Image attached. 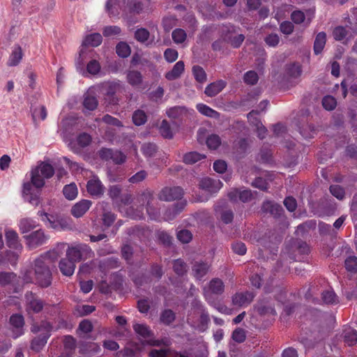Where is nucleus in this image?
<instances>
[{"instance_id": "1", "label": "nucleus", "mask_w": 357, "mask_h": 357, "mask_svg": "<svg viewBox=\"0 0 357 357\" xmlns=\"http://www.w3.org/2000/svg\"><path fill=\"white\" fill-rule=\"evenodd\" d=\"M54 174V167L49 163L40 162L31 171V181L23 184L22 194L26 202L34 206L40 203V191L45 184V179Z\"/></svg>"}, {"instance_id": "2", "label": "nucleus", "mask_w": 357, "mask_h": 357, "mask_svg": "<svg viewBox=\"0 0 357 357\" xmlns=\"http://www.w3.org/2000/svg\"><path fill=\"white\" fill-rule=\"evenodd\" d=\"M52 326L47 321H43L40 325L33 324L31 328L33 333H39L31 342V349L35 352L40 351L47 344L51 335Z\"/></svg>"}, {"instance_id": "3", "label": "nucleus", "mask_w": 357, "mask_h": 357, "mask_svg": "<svg viewBox=\"0 0 357 357\" xmlns=\"http://www.w3.org/2000/svg\"><path fill=\"white\" fill-rule=\"evenodd\" d=\"M49 264L44 256H40L35 259L33 264L35 280L38 285L43 288L48 287L52 284V273Z\"/></svg>"}, {"instance_id": "4", "label": "nucleus", "mask_w": 357, "mask_h": 357, "mask_svg": "<svg viewBox=\"0 0 357 357\" xmlns=\"http://www.w3.org/2000/svg\"><path fill=\"white\" fill-rule=\"evenodd\" d=\"M327 335V329L323 326L314 325L310 330V333L301 335L300 342L307 349L314 348L316 343L323 340Z\"/></svg>"}, {"instance_id": "5", "label": "nucleus", "mask_w": 357, "mask_h": 357, "mask_svg": "<svg viewBox=\"0 0 357 357\" xmlns=\"http://www.w3.org/2000/svg\"><path fill=\"white\" fill-rule=\"evenodd\" d=\"M225 291V284L220 278H213L208 284L207 287L204 288V296L208 303L215 306V303L212 300V294L221 295Z\"/></svg>"}, {"instance_id": "6", "label": "nucleus", "mask_w": 357, "mask_h": 357, "mask_svg": "<svg viewBox=\"0 0 357 357\" xmlns=\"http://www.w3.org/2000/svg\"><path fill=\"white\" fill-rule=\"evenodd\" d=\"M91 248L86 244H79L75 246L66 247V257L74 263L80 261L84 257L91 253Z\"/></svg>"}, {"instance_id": "7", "label": "nucleus", "mask_w": 357, "mask_h": 357, "mask_svg": "<svg viewBox=\"0 0 357 357\" xmlns=\"http://www.w3.org/2000/svg\"><path fill=\"white\" fill-rule=\"evenodd\" d=\"M86 191L93 199L100 198L105 193V187L98 176L93 175L86 183Z\"/></svg>"}, {"instance_id": "8", "label": "nucleus", "mask_w": 357, "mask_h": 357, "mask_svg": "<svg viewBox=\"0 0 357 357\" xmlns=\"http://www.w3.org/2000/svg\"><path fill=\"white\" fill-rule=\"evenodd\" d=\"M256 195L257 192H252L250 189L234 188L228 193V197L233 202L241 201L247 203L252 201Z\"/></svg>"}, {"instance_id": "9", "label": "nucleus", "mask_w": 357, "mask_h": 357, "mask_svg": "<svg viewBox=\"0 0 357 357\" xmlns=\"http://www.w3.org/2000/svg\"><path fill=\"white\" fill-rule=\"evenodd\" d=\"M24 238L26 239V245L29 249H34L46 243L49 238L45 234L44 231L40 229L24 236Z\"/></svg>"}, {"instance_id": "10", "label": "nucleus", "mask_w": 357, "mask_h": 357, "mask_svg": "<svg viewBox=\"0 0 357 357\" xmlns=\"http://www.w3.org/2000/svg\"><path fill=\"white\" fill-rule=\"evenodd\" d=\"M12 337L16 339L24 333V326L25 324L24 317L20 314H13L9 319Z\"/></svg>"}, {"instance_id": "11", "label": "nucleus", "mask_w": 357, "mask_h": 357, "mask_svg": "<svg viewBox=\"0 0 357 357\" xmlns=\"http://www.w3.org/2000/svg\"><path fill=\"white\" fill-rule=\"evenodd\" d=\"M99 156L105 160H112L116 165L125 162L126 156L121 151L112 149L102 148L99 151Z\"/></svg>"}, {"instance_id": "12", "label": "nucleus", "mask_w": 357, "mask_h": 357, "mask_svg": "<svg viewBox=\"0 0 357 357\" xmlns=\"http://www.w3.org/2000/svg\"><path fill=\"white\" fill-rule=\"evenodd\" d=\"M143 199L146 201V212L151 220L160 222L161 220L160 210L155 206L156 200L150 192L142 194Z\"/></svg>"}, {"instance_id": "13", "label": "nucleus", "mask_w": 357, "mask_h": 357, "mask_svg": "<svg viewBox=\"0 0 357 357\" xmlns=\"http://www.w3.org/2000/svg\"><path fill=\"white\" fill-rule=\"evenodd\" d=\"M123 89V86L119 81L104 82L101 85L102 93L105 96L112 98L111 102L112 104H117L118 99L114 98V95L117 92L121 91Z\"/></svg>"}, {"instance_id": "14", "label": "nucleus", "mask_w": 357, "mask_h": 357, "mask_svg": "<svg viewBox=\"0 0 357 357\" xmlns=\"http://www.w3.org/2000/svg\"><path fill=\"white\" fill-rule=\"evenodd\" d=\"M183 195V190L179 186L165 187L159 194V199L162 201L171 202L181 199Z\"/></svg>"}, {"instance_id": "15", "label": "nucleus", "mask_w": 357, "mask_h": 357, "mask_svg": "<svg viewBox=\"0 0 357 357\" xmlns=\"http://www.w3.org/2000/svg\"><path fill=\"white\" fill-rule=\"evenodd\" d=\"M255 307L260 315L276 314L273 301L268 297L261 298L256 303Z\"/></svg>"}, {"instance_id": "16", "label": "nucleus", "mask_w": 357, "mask_h": 357, "mask_svg": "<svg viewBox=\"0 0 357 357\" xmlns=\"http://www.w3.org/2000/svg\"><path fill=\"white\" fill-rule=\"evenodd\" d=\"M26 311L28 313H39L44 307V302L32 292L26 294Z\"/></svg>"}, {"instance_id": "17", "label": "nucleus", "mask_w": 357, "mask_h": 357, "mask_svg": "<svg viewBox=\"0 0 357 357\" xmlns=\"http://www.w3.org/2000/svg\"><path fill=\"white\" fill-rule=\"evenodd\" d=\"M199 188L209 193H216L222 187V183L219 179L209 177L203 178L199 182Z\"/></svg>"}, {"instance_id": "18", "label": "nucleus", "mask_w": 357, "mask_h": 357, "mask_svg": "<svg viewBox=\"0 0 357 357\" xmlns=\"http://www.w3.org/2000/svg\"><path fill=\"white\" fill-rule=\"evenodd\" d=\"M255 297V294L252 291L237 292L232 296V303L238 307L247 306Z\"/></svg>"}, {"instance_id": "19", "label": "nucleus", "mask_w": 357, "mask_h": 357, "mask_svg": "<svg viewBox=\"0 0 357 357\" xmlns=\"http://www.w3.org/2000/svg\"><path fill=\"white\" fill-rule=\"evenodd\" d=\"M121 262L116 257H107L100 260L98 263L99 271L106 276L110 270L117 268L120 266Z\"/></svg>"}, {"instance_id": "20", "label": "nucleus", "mask_w": 357, "mask_h": 357, "mask_svg": "<svg viewBox=\"0 0 357 357\" xmlns=\"http://www.w3.org/2000/svg\"><path fill=\"white\" fill-rule=\"evenodd\" d=\"M67 245L68 244L66 243H59L53 249L41 255V256H44V259L48 262H53L57 260L64 252L66 253Z\"/></svg>"}, {"instance_id": "21", "label": "nucleus", "mask_w": 357, "mask_h": 357, "mask_svg": "<svg viewBox=\"0 0 357 357\" xmlns=\"http://www.w3.org/2000/svg\"><path fill=\"white\" fill-rule=\"evenodd\" d=\"M187 204L185 200H180L175 203L172 206L167 208L164 213V220L170 221L174 220L176 215L181 213Z\"/></svg>"}, {"instance_id": "22", "label": "nucleus", "mask_w": 357, "mask_h": 357, "mask_svg": "<svg viewBox=\"0 0 357 357\" xmlns=\"http://www.w3.org/2000/svg\"><path fill=\"white\" fill-rule=\"evenodd\" d=\"M91 205V201L82 199L73 205L70 211L71 214L75 218H81L89 211Z\"/></svg>"}, {"instance_id": "23", "label": "nucleus", "mask_w": 357, "mask_h": 357, "mask_svg": "<svg viewBox=\"0 0 357 357\" xmlns=\"http://www.w3.org/2000/svg\"><path fill=\"white\" fill-rule=\"evenodd\" d=\"M261 210L264 213H270L274 218L280 217L284 212L281 205L268 200L263 202Z\"/></svg>"}, {"instance_id": "24", "label": "nucleus", "mask_w": 357, "mask_h": 357, "mask_svg": "<svg viewBox=\"0 0 357 357\" xmlns=\"http://www.w3.org/2000/svg\"><path fill=\"white\" fill-rule=\"evenodd\" d=\"M227 86V82L222 79H219L212 82L206 86L204 93L208 97H214L220 93Z\"/></svg>"}, {"instance_id": "25", "label": "nucleus", "mask_w": 357, "mask_h": 357, "mask_svg": "<svg viewBox=\"0 0 357 357\" xmlns=\"http://www.w3.org/2000/svg\"><path fill=\"white\" fill-rule=\"evenodd\" d=\"M185 70V64L183 61H177L172 69L165 73V78L167 80H175L181 77Z\"/></svg>"}, {"instance_id": "26", "label": "nucleus", "mask_w": 357, "mask_h": 357, "mask_svg": "<svg viewBox=\"0 0 357 357\" xmlns=\"http://www.w3.org/2000/svg\"><path fill=\"white\" fill-rule=\"evenodd\" d=\"M342 336L344 342L349 347H351L357 343V331L351 326H344Z\"/></svg>"}, {"instance_id": "27", "label": "nucleus", "mask_w": 357, "mask_h": 357, "mask_svg": "<svg viewBox=\"0 0 357 357\" xmlns=\"http://www.w3.org/2000/svg\"><path fill=\"white\" fill-rule=\"evenodd\" d=\"M5 236L7 245L12 249L18 250L22 248L19 242L17 233L13 229H7L5 232Z\"/></svg>"}, {"instance_id": "28", "label": "nucleus", "mask_w": 357, "mask_h": 357, "mask_svg": "<svg viewBox=\"0 0 357 357\" xmlns=\"http://www.w3.org/2000/svg\"><path fill=\"white\" fill-rule=\"evenodd\" d=\"M209 269V265L204 261H195L192 267L194 277L197 280H201L206 275Z\"/></svg>"}, {"instance_id": "29", "label": "nucleus", "mask_w": 357, "mask_h": 357, "mask_svg": "<svg viewBox=\"0 0 357 357\" xmlns=\"http://www.w3.org/2000/svg\"><path fill=\"white\" fill-rule=\"evenodd\" d=\"M59 268L61 273L66 276H70L74 273L75 269V263L71 261L68 258L61 259Z\"/></svg>"}, {"instance_id": "30", "label": "nucleus", "mask_w": 357, "mask_h": 357, "mask_svg": "<svg viewBox=\"0 0 357 357\" xmlns=\"http://www.w3.org/2000/svg\"><path fill=\"white\" fill-rule=\"evenodd\" d=\"M23 57V52L20 45H15L8 61V66H17Z\"/></svg>"}, {"instance_id": "31", "label": "nucleus", "mask_w": 357, "mask_h": 357, "mask_svg": "<svg viewBox=\"0 0 357 357\" xmlns=\"http://www.w3.org/2000/svg\"><path fill=\"white\" fill-rule=\"evenodd\" d=\"M326 43V34L325 32H319L315 38L314 42V52L315 54H319L324 50Z\"/></svg>"}, {"instance_id": "32", "label": "nucleus", "mask_w": 357, "mask_h": 357, "mask_svg": "<svg viewBox=\"0 0 357 357\" xmlns=\"http://www.w3.org/2000/svg\"><path fill=\"white\" fill-rule=\"evenodd\" d=\"M38 224L31 218H22L19 222L20 231L22 234H26L36 228Z\"/></svg>"}, {"instance_id": "33", "label": "nucleus", "mask_w": 357, "mask_h": 357, "mask_svg": "<svg viewBox=\"0 0 357 357\" xmlns=\"http://www.w3.org/2000/svg\"><path fill=\"white\" fill-rule=\"evenodd\" d=\"M98 105L97 98L88 92L84 96L83 106L85 109L89 111L95 110Z\"/></svg>"}, {"instance_id": "34", "label": "nucleus", "mask_w": 357, "mask_h": 357, "mask_svg": "<svg viewBox=\"0 0 357 357\" xmlns=\"http://www.w3.org/2000/svg\"><path fill=\"white\" fill-rule=\"evenodd\" d=\"M186 108L182 106H175L168 109L167 115L172 119H181L186 114Z\"/></svg>"}, {"instance_id": "35", "label": "nucleus", "mask_w": 357, "mask_h": 357, "mask_svg": "<svg viewBox=\"0 0 357 357\" xmlns=\"http://www.w3.org/2000/svg\"><path fill=\"white\" fill-rule=\"evenodd\" d=\"M38 215L42 220L50 227L56 229L59 226V222L54 215L45 213L44 211H38Z\"/></svg>"}, {"instance_id": "36", "label": "nucleus", "mask_w": 357, "mask_h": 357, "mask_svg": "<svg viewBox=\"0 0 357 357\" xmlns=\"http://www.w3.org/2000/svg\"><path fill=\"white\" fill-rule=\"evenodd\" d=\"M196 108L199 113L206 116L216 119L220 117L219 112H218L217 111L214 110L213 109L211 108L210 107L205 104L199 103L196 105Z\"/></svg>"}, {"instance_id": "37", "label": "nucleus", "mask_w": 357, "mask_h": 357, "mask_svg": "<svg viewBox=\"0 0 357 357\" xmlns=\"http://www.w3.org/2000/svg\"><path fill=\"white\" fill-rule=\"evenodd\" d=\"M102 41V36L98 33H94L87 35L85 37L82 45L85 46L98 47L101 44Z\"/></svg>"}, {"instance_id": "38", "label": "nucleus", "mask_w": 357, "mask_h": 357, "mask_svg": "<svg viewBox=\"0 0 357 357\" xmlns=\"http://www.w3.org/2000/svg\"><path fill=\"white\" fill-rule=\"evenodd\" d=\"M192 73L195 79L198 83L202 84L207 80V75L202 67L198 65L193 66Z\"/></svg>"}, {"instance_id": "39", "label": "nucleus", "mask_w": 357, "mask_h": 357, "mask_svg": "<svg viewBox=\"0 0 357 357\" xmlns=\"http://www.w3.org/2000/svg\"><path fill=\"white\" fill-rule=\"evenodd\" d=\"M63 194L68 200L75 199L78 195V190L76 184L72 183L68 185H66L63 189Z\"/></svg>"}, {"instance_id": "40", "label": "nucleus", "mask_w": 357, "mask_h": 357, "mask_svg": "<svg viewBox=\"0 0 357 357\" xmlns=\"http://www.w3.org/2000/svg\"><path fill=\"white\" fill-rule=\"evenodd\" d=\"M142 79L141 73L137 70H130L127 73V81L132 86L140 85Z\"/></svg>"}, {"instance_id": "41", "label": "nucleus", "mask_w": 357, "mask_h": 357, "mask_svg": "<svg viewBox=\"0 0 357 357\" xmlns=\"http://www.w3.org/2000/svg\"><path fill=\"white\" fill-rule=\"evenodd\" d=\"M321 298L324 303L334 305L338 303V297L333 290H325L321 293Z\"/></svg>"}, {"instance_id": "42", "label": "nucleus", "mask_w": 357, "mask_h": 357, "mask_svg": "<svg viewBox=\"0 0 357 357\" xmlns=\"http://www.w3.org/2000/svg\"><path fill=\"white\" fill-rule=\"evenodd\" d=\"M173 270L178 276H183L188 271L186 263L181 259H178L173 262Z\"/></svg>"}, {"instance_id": "43", "label": "nucleus", "mask_w": 357, "mask_h": 357, "mask_svg": "<svg viewBox=\"0 0 357 357\" xmlns=\"http://www.w3.org/2000/svg\"><path fill=\"white\" fill-rule=\"evenodd\" d=\"M205 158L206 156L204 155L200 154L196 151H192L185 153L183 155V160L185 164L192 165Z\"/></svg>"}, {"instance_id": "44", "label": "nucleus", "mask_w": 357, "mask_h": 357, "mask_svg": "<svg viewBox=\"0 0 357 357\" xmlns=\"http://www.w3.org/2000/svg\"><path fill=\"white\" fill-rule=\"evenodd\" d=\"M133 329L137 335L144 338L150 337L153 335L151 330L146 324H136L133 326Z\"/></svg>"}, {"instance_id": "45", "label": "nucleus", "mask_w": 357, "mask_h": 357, "mask_svg": "<svg viewBox=\"0 0 357 357\" xmlns=\"http://www.w3.org/2000/svg\"><path fill=\"white\" fill-rule=\"evenodd\" d=\"M129 13L131 14H140L144 9V4L140 0H130L127 4Z\"/></svg>"}, {"instance_id": "46", "label": "nucleus", "mask_w": 357, "mask_h": 357, "mask_svg": "<svg viewBox=\"0 0 357 357\" xmlns=\"http://www.w3.org/2000/svg\"><path fill=\"white\" fill-rule=\"evenodd\" d=\"M176 319L175 313L169 309L163 310L161 312L160 320L165 325L169 326L172 324Z\"/></svg>"}, {"instance_id": "47", "label": "nucleus", "mask_w": 357, "mask_h": 357, "mask_svg": "<svg viewBox=\"0 0 357 357\" xmlns=\"http://www.w3.org/2000/svg\"><path fill=\"white\" fill-rule=\"evenodd\" d=\"M172 38L176 44L184 43L187 38V33L183 29H175L172 33Z\"/></svg>"}, {"instance_id": "48", "label": "nucleus", "mask_w": 357, "mask_h": 357, "mask_svg": "<svg viewBox=\"0 0 357 357\" xmlns=\"http://www.w3.org/2000/svg\"><path fill=\"white\" fill-rule=\"evenodd\" d=\"M132 122L135 126H139L144 125L147 121L146 113L141 109H137L134 112L132 116Z\"/></svg>"}, {"instance_id": "49", "label": "nucleus", "mask_w": 357, "mask_h": 357, "mask_svg": "<svg viewBox=\"0 0 357 357\" xmlns=\"http://www.w3.org/2000/svg\"><path fill=\"white\" fill-rule=\"evenodd\" d=\"M116 52L121 58L128 57L131 52L130 46L125 42H120L116 45Z\"/></svg>"}, {"instance_id": "50", "label": "nucleus", "mask_w": 357, "mask_h": 357, "mask_svg": "<svg viewBox=\"0 0 357 357\" xmlns=\"http://www.w3.org/2000/svg\"><path fill=\"white\" fill-rule=\"evenodd\" d=\"M160 133L166 139L173 138L174 134L170 127L169 122L167 120H163L159 128Z\"/></svg>"}, {"instance_id": "51", "label": "nucleus", "mask_w": 357, "mask_h": 357, "mask_svg": "<svg viewBox=\"0 0 357 357\" xmlns=\"http://www.w3.org/2000/svg\"><path fill=\"white\" fill-rule=\"evenodd\" d=\"M149 38L150 32L145 28H139L135 31V38L141 43H146Z\"/></svg>"}, {"instance_id": "52", "label": "nucleus", "mask_w": 357, "mask_h": 357, "mask_svg": "<svg viewBox=\"0 0 357 357\" xmlns=\"http://www.w3.org/2000/svg\"><path fill=\"white\" fill-rule=\"evenodd\" d=\"M344 266L348 272L357 273V257L349 256L344 261Z\"/></svg>"}, {"instance_id": "53", "label": "nucleus", "mask_w": 357, "mask_h": 357, "mask_svg": "<svg viewBox=\"0 0 357 357\" xmlns=\"http://www.w3.org/2000/svg\"><path fill=\"white\" fill-rule=\"evenodd\" d=\"M206 145L210 149L215 150L221 144L220 137L215 134H212L206 138Z\"/></svg>"}, {"instance_id": "54", "label": "nucleus", "mask_w": 357, "mask_h": 357, "mask_svg": "<svg viewBox=\"0 0 357 357\" xmlns=\"http://www.w3.org/2000/svg\"><path fill=\"white\" fill-rule=\"evenodd\" d=\"M349 31L342 26H337L333 31V36L337 41H342L346 38Z\"/></svg>"}, {"instance_id": "55", "label": "nucleus", "mask_w": 357, "mask_h": 357, "mask_svg": "<svg viewBox=\"0 0 357 357\" xmlns=\"http://www.w3.org/2000/svg\"><path fill=\"white\" fill-rule=\"evenodd\" d=\"M287 75L291 77H298L302 73L301 66L298 63H291L287 66Z\"/></svg>"}, {"instance_id": "56", "label": "nucleus", "mask_w": 357, "mask_h": 357, "mask_svg": "<svg viewBox=\"0 0 357 357\" xmlns=\"http://www.w3.org/2000/svg\"><path fill=\"white\" fill-rule=\"evenodd\" d=\"M149 273L151 276L157 280H160L164 274L162 266L157 263L152 264L150 267Z\"/></svg>"}, {"instance_id": "57", "label": "nucleus", "mask_w": 357, "mask_h": 357, "mask_svg": "<svg viewBox=\"0 0 357 357\" xmlns=\"http://www.w3.org/2000/svg\"><path fill=\"white\" fill-rule=\"evenodd\" d=\"M15 278L16 275L13 272H0V285L10 284Z\"/></svg>"}, {"instance_id": "58", "label": "nucleus", "mask_w": 357, "mask_h": 357, "mask_svg": "<svg viewBox=\"0 0 357 357\" xmlns=\"http://www.w3.org/2000/svg\"><path fill=\"white\" fill-rule=\"evenodd\" d=\"M157 146L153 143H145L142 146L141 151L146 157H152L157 151Z\"/></svg>"}, {"instance_id": "59", "label": "nucleus", "mask_w": 357, "mask_h": 357, "mask_svg": "<svg viewBox=\"0 0 357 357\" xmlns=\"http://www.w3.org/2000/svg\"><path fill=\"white\" fill-rule=\"evenodd\" d=\"M259 77L257 73L254 70H249L245 73L243 76V81L245 84L249 85H255L257 83Z\"/></svg>"}, {"instance_id": "60", "label": "nucleus", "mask_w": 357, "mask_h": 357, "mask_svg": "<svg viewBox=\"0 0 357 357\" xmlns=\"http://www.w3.org/2000/svg\"><path fill=\"white\" fill-rule=\"evenodd\" d=\"M64 350L75 353L76 349V340L71 335H66L63 339Z\"/></svg>"}, {"instance_id": "61", "label": "nucleus", "mask_w": 357, "mask_h": 357, "mask_svg": "<svg viewBox=\"0 0 357 357\" xmlns=\"http://www.w3.org/2000/svg\"><path fill=\"white\" fill-rule=\"evenodd\" d=\"M322 105L326 110L331 111L337 105L336 99L331 96H326L322 99Z\"/></svg>"}, {"instance_id": "62", "label": "nucleus", "mask_w": 357, "mask_h": 357, "mask_svg": "<svg viewBox=\"0 0 357 357\" xmlns=\"http://www.w3.org/2000/svg\"><path fill=\"white\" fill-rule=\"evenodd\" d=\"M252 186L262 191H267L269 186L266 179L262 177H257L251 183Z\"/></svg>"}, {"instance_id": "63", "label": "nucleus", "mask_w": 357, "mask_h": 357, "mask_svg": "<svg viewBox=\"0 0 357 357\" xmlns=\"http://www.w3.org/2000/svg\"><path fill=\"white\" fill-rule=\"evenodd\" d=\"M329 190L331 193L340 200L343 199L345 196L344 189L339 185H332Z\"/></svg>"}, {"instance_id": "64", "label": "nucleus", "mask_w": 357, "mask_h": 357, "mask_svg": "<svg viewBox=\"0 0 357 357\" xmlns=\"http://www.w3.org/2000/svg\"><path fill=\"white\" fill-rule=\"evenodd\" d=\"M177 238L183 243H188L192 238V233L188 229H181L176 234Z\"/></svg>"}]
</instances>
